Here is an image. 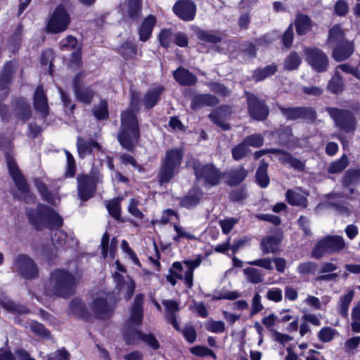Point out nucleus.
<instances>
[{"instance_id": "f257e3e1", "label": "nucleus", "mask_w": 360, "mask_h": 360, "mask_svg": "<svg viewBox=\"0 0 360 360\" xmlns=\"http://www.w3.org/2000/svg\"><path fill=\"white\" fill-rule=\"evenodd\" d=\"M140 96L134 90L130 91V108L121 115L120 129L117 140L122 148L132 152L140 139V129L136 112L139 110Z\"/></svg>"}, {"instance_id": "f03ea898", "label": "nucleus", "mask_w": 360, "mask_h": 360, "mask_svg": "<svg viewBox=\"0 0 360 360\" xmlns=\"http://www.w3.org/2000/svg\"><path fill=\"white\" fill-rule=\"evenodd\" d=\"M76 278L70 271L58 269L51 272L44 293L47 297L68 298L75 293Z\"/></svg>"}, {"instance_id": "7ed1b4c3", "label": "nucleus", "mask_w": 360, "mask_h": 360, "mask_svg": "<svg viewBox=\"0 0 360 360\" xmlns=\"http://www.w3.org/2000/svg\"><path fill=\"white\" fill-rule=\"evenodd\" d=\"M26 214L30 223L36 230L44 228L53 230L54 228L61 227L63 224V219L58 212L41 203H39L36 209H27Z\"/></svg>"}, {"instance_id": "20e7f679", "label": "nucleus", "mask_w": 360, "mask_h": 360, "mask_svg": "<svg viewBox=\"0 0 360 360\" xmlns=\"http://www.w3.org/2000/svg\"><path fill=\"white\" fill-rule=\"evenodd\" d=\"M183 158L184 151L181 148H172L166 151L161 158L157 175L160 186L169 183L179 173Z\"/></svg>"}, {"instance_id": "39448f33", "label": "nucleus", "mask_w": 360, "mask_h": 360, "mask_svg": "<svg viewBox=\"0 0 360 360\" xmlns=\"http://www.w3.org/2000/svg\"><path fill=\"white\" fill-rule=\"evenodd\" d=\"M346 248L344 238L339 235H328L318 241L311 251V257L320 259L326 255L342 252Z\"/></svg>"}, {"instance_id": "423d86ee", "label": "nucleus", "mask_w": 360, "mask_h": 360, "mask_svg": "<svg viewBox=\"0 0 360 360\" xmlns=\"http://www.w3.org/2000/svg\"><path fill=\"white\" fill-rule=\"evenodd\" d=\"M192 168L196 179L202 181L204 186H214L219 184L223 175L220 170L213 164H202L199 160H193Z\"/></svg>"}, {"instance_id": "0eeeda50", "label": "nucleus", "mask_w": 360, "mask_h": 360, "mask_svg": "<svg viewBox=\"0 0 360 360\" xmlns=\"http://www.w3.org/2000/svg\"><path fill=\"white\" fill-rule=\"evenodd\" d=\"M326 111L333 120L335 125L345 133H354L356 128V120L354 113L347 109L326 107Z\"/></svg>"}, {"instance_id": "6e6552de", "label": "nucleus", "mask_w": 360, "mask_h": 360, "mask_svg": "<svg viewBox=\"0 0 360 360\" xmlns=\"http://www.w3.org/2000/svg\"><path fill=\"white\" fill-rule=\"evenodd\" d=\"M6 162L10 175L12 176L18 189L25 195L24 200L27 203L32 202L34 197L30 192L29 186L19 169L16 162L9 152L6 153Z\"/></svg>"}, {"instance_id": "1a4fd4ad", "label": "nucleus", "mask_w": 360, "mask_h": 360, "mask_svg": "<svg viewBox=\"0 0 360 360\" xmlns=\"http://www.w3.org/2000/svg\"><path fill=\"white\" fill-rule=\"evenodd\" d=\"M11 269L25 279L32 280L39 276L37 264L25 254H20L14 258Z\"/></svg>"}, {"instance_id": "9d476101", "label": "nucleus", "mask_w": 360, "mask_h": 360, "mask_svg": "<svg viewBox=\"0 0 360 360\" xmlns=\"http://www.w3.org/2000/svg\"><path fill=\"white\" fill-rule=\"evenodd\" d=\"M305 61L316 72L328 71L330 65L328 56L321 49L316 47L305 48L304 51Z\"/></svg>"}, {"instance_id": "9b49d317", "label": "nucleus", "mask_w": 360, "mask_h": 360, "mask_svg": "<svg viewBox=\"0 0 360 360\" xmlns=\"http://www.w3.org/2000/svg\"><path fill=\"white\" fill-rule=\"evenodd\" d=\"M245 96L250 117L257 121L265 120L269 115V110L264 101L248 91H245Z\"/></svg>"}, {"instance_id": "f8f14e48", "label": "nucleus", "mask_w": 360, "mask_h": 360, "mask_svg": "<svg viewBox=\"0 0 360 360\" xmlns=\"http://www.w3.org/2000/svg\"><path fill=\"white\" fill-rule=\"evenodd\" d=\"M70 22V17L65 8L62 6H58L51 18H49L46 31L49 33H59L65 31Z\"/></svg>"}, {"instance_id": "ddd939ff", "label": "nucleus", "mask_w": 360, "mask_h": 360, "mask_svg": "<svg viewBox=\"0 0 360 360\" xmlns=\"http://www.w3.org/2000/svg\"><path fill=\"white\" fill-rule=\"evenodd\" d=\"M77 193L80 200L86 201L92 198L96 188L98 178L89 176L86 174H79L77 177Z\"/></svg>"}, {"instance_id": "4468645a", "label": "nucleus", "mask_w": 360, "mask_h": 360, "mask_svg": "<svg viewBox=\"0 0 360 360\" xmlns=\"http://www.w3.org/2000/svg\"><path fill=\"white\" fill-rule=\"evenodd\" d=\"M18 69L15 61H8L4 65L0 74V99H4L8 94V86L11 84Z\"/></svg>"}, {"instance_id": "2eb2a0df", "label": "nucleus", "mask_w": 360, "mask_h": 360, "mask_svg": "<svg viewBox=\"0 0 360 360\" xmlns=\"http://www.w3.org/2000/svg\"><path fill=\"white\" fill-rule=\"evenodd\" d=\"M123 336L128 345L135 344L136 340H141L155 350L160 347L159 342L153 334H144L136 329H127Z\"/></svg>"}, {"instance_id": "dca6fc26", "label": "nucleus", "mask_w": 360, "mask_h": 360, "mask_svg": "<svg viewBox=\"0 0 360 360\" xmlns=\"http://www.w3.org/2000/svg\"><path fill=\"white\" fill-rule=\"evenodd\" d=\"M82 76L83 74L79 72L74 77L72 81L73 91L77 101L85 104H89L94 96V91L91 86H82Z\"/></svg>"}, {"instance_id": "f3484780", "label": "nucleus", "mask_w": 360, "mask_h": 360, "mask_svg": "<svg viewBox=\"0 0 360 360\" xmlns=\"http://www.w3.org/2000/svg\"><path fill=\"white\" fill-rule=\"evenodd\" d=\"M94 316L99 319H109L113 312L114 307L110 304L105 297H96L90 304Z\"/></svg>"}, {"instance_id": "a211bd4d", "label": "nucleus", "mask_w": 360, "mask_h": 360, "mask_svg": "<svg viewBox=\"0 0 360 360\" xmlns=\"http://www.w3.org/2000/svg\"><path fill=\"white\" fill-rule=\"evenodd\" d=\"M173 11L181 19L189 21L195 18L196 5L192 0H179L174 5Z\"/></svg>"}, {"instance_id": "6ab92c4d", "label": "nucleus", "mask_w": 360, "mask_h": 360, "mask_svg": "<svg viewBox=\"0 0 360 360\" xmlns=\"http://www.w3.org/2000/svg\"><path fill=\"white\" fill-rule=\"evenodd\" d=\"M231 107L229 105H220L214 109L209 114L210 120L219 127L221 129L226 131L230 129L231 127L224 122V120L231 114Z\"/></svg>"}, {"instance_id": "aec40b11", "label": "nucleus", "mask_w": 360, "mask_h": 360, "mask_svg": "<svg viewBox=\"0 0 360 360\" xmlns=\"http://www.w3.org/2000/svg\"><path fill=\"white\" fill-rule=\"evenodd\" d=\"M34 108L40 113V116L43 119H46L49 112L47 98L41 85H39L35 89L34 96Z\"/></svg>"}, {"instance_id": "412c9836", "label": "nucleus", "mask_w": 360, "mask_h": 360, "mask_svg": "<svg viewBox=\"0 0 360 360\" xmlns=\"http://www.w3.org/2000/svg\"><path fill=\"white\" fill-rule=\"evenodd\" d=\"M143 295L138 294L136 295L131 308L128 329H131L130 325L140 326L141 324L143 316Z\"/></svg>"}, {"instance_id": "4be33fe9", "label": "nucleus", "mask_w": 360, "mask_h": 360, "mask_svg": "<svg viewBox=\"0 0 360 360\" xmlns=\"http://www.w3.org/2000/svg\"><path fill=\"white\" fill-rule=\"evenodd\" d=\"M219 103V99L214 95L196 94L192 97L191 107L193 110H198L205 106H216Z\"/></svg>"}, {"instance_id": "5701e85b", "label": "nucleus", "mask_w": 360, "mask_h": 360, "mask_svg": "<svg viewBox=\"0 0 360 360\" xmlns=\"http://www.w3.org/2000/svg\"><path fill=\"white\" fill-rule=\"evenodd\" d=\"M354 52V44L352 41L342 40L333 49L332 57L337 62L347 59Z\"/></svg>"}, {"instance_id": "b1692460", "label": "nucleus", "mask_w": 360, "mask_h": 360, "mask_svg": "<svg viewBox=\"0 0 360 360\" xmlns=\"http://www.w3.org/2000/svg\"><path fill=\"white\" fill-rule=\"evenodd\" d=\"M282 238L278 236H267L260 242V248L263 255L276 254L280 252L279 245Z\"/></svg>"}, {"instance_id": "393cba45", "label": "nucleus", "mask_w": 360, "mask_h": 360, "mask_svg": "<svg viewBox=\"0 0 360 360\" xmlns=\"http://www.w3.org/2000/svg\"><path fill=\"white\" fill-rule=\"evenodd\" d=\"M15 116L22 121H26L32 115L30 105L24 98H18L13 105Z\"/></svg>"}, {"instance_id": "a878e982", "label": "nucleus", "mask_w": 360, "mask_h": 360, "mask_svg": "<svg viewBox=\"0 0 360 360\" xmlns=\"http://www.w3.org/2000/svg\"><path fill=\"white\" fill-rule=\"evenodd\" d=\"M69 311L72 314L82 319L87 320L91 317V314L85 304L80 298L75 297L69 304Z\"/></svg>"}, {"instance_id": "bb28decb", "label": "nucleus", "mask_w": 360, "mask_h": 360, "mask_svg": "<svg viewBox=\"0 0 360 360\" xmlns=\"http://www.w3.org/2000/svg\"><path fill=\"white\" fill-rule=\"evenodd\" d=\"M175 80L183 86H191L196 83L197 77L189 70L179 67L173 72Z\"/></svg>"}, {"instance_id": "cd10ccee", "label": "nucleus", "mask_w": 360, "mask_h": 360, "mask_svg": "<svg viewBox=\"0 0 360 360\" xmlns=\"http://www.w3.org/2000/svg\"><path fill=\"white\" fill-rule=\"evenodd\" d=\"M164 87L158 86L148 90L142 98V103L146 110L152 109L159 101Z\"/></svg>"}, {"instance_id": "c85d7f7f", "label": "nucleus", "mask_w": 360, "mask_h": 360, "mask_svg": "<svg viewBox=\"0 0 360 360\" xmlns=\"http://www.w3.org/2000/svg\"><path fill=\"white\" fill-rule=\"evenodd\" d=\"M155 23L156 18L152 15L147 16L143 20L139 30L141 41H146L150 38Z\"/></svg>"}, {"instance_id": "c756f323", "label": "nucleus", "mask_w": 360, "mask_h": 360, "mask_svg": "<svg viewBox=\"0 0 360 360\" xmlns=\"http://www.w3.org/2000/svg\"><path fill=\"white\" fill-rule=\"evenodd\" d=\"M141 0H129L127 10L124 17L131 22H138L141 18Z\"/></svg>"}, {"instance_id": "7c9ffc66", "label": "nucleus", "mask_w": 360, "mask_h": 360, "mask_svg": "<svg viewBox=\"0 0 360 360\" xmlns=\"http://www.w3.org/2000/svg\"><path fill=\"white\" fill-rule=\"evenodd\" d=\"M94 148H100L98 142L95 141H86L81 136L77 137V148L80 158L83 159L87 155H90Z\"/></svg>"}, {"instance_id": "2f4dec72", "label": "nucleus", "mask_w": 360, "mask_h": 360, "mask_svg": "<svg viewBox=\"0 0 360 360\" xmlns=\"http://www.w3.org/2000/svg\"><path fill=\"white\" fill-rule=\"evenodd\" d=\"M34 184L44 200L53 205H56L60 201L58 196L50 192L45 184H44L41 180L36 179L34 180Z\"/></svg>"}, {"instance_id": "473e14b6", "label": "nucleus", "mask_w": 360, "mask_h": 360, "mask_svg": "<svg viewBox=\"0 0 360 360\" xmlns=\"http://www.w3.org/2000/svg\"><path fill=\"white\" fill-rule=\"evenodd\" d=\"M295 26L298 35H304L311 30L312 21L304 14H298L295 20Z\"/></svg>"}, {"instance_id": "72a5a7b5", "label": "nucleus", "mask_w": 360, "mask_h": 360, "mask_svg": "<svg viewBox=\"0 0 360 360\" xmlns=\"http://www.w3.org/2000/svg\"><path fill=\"white\" fill-rule=\"evenodd\" d=\"M202 191L198 188L190 191L181 200V205L188 209L193 208L199 204L202 196Z\"/></svg>"}, {"instance_id": "f704fd0d", "label": "nucleus", "mask_w": 360, "mask_h": 360, "mask_svg": "<svg viewBox=\"0 0 360 360\" xmlns=\"http://www.w3.org/2000/svg\"><path fill=\"white\" fill-rule=\"evenodd\" d=\"M360 182V169H349L342 177L343 187H354Z\"/></svg>"}, {"instance_id": "c9c22d12", "label": "nucleus", "mask_w": 360, "mask_h": 360, "mask_svg": "<svg viewBox=\"0 0 360 360\" xmlns=\"http://www.w3.org/2000/svg\"><path fill=\"white\" fill-rule=\"evenodd\" d=\"M247 171L242 167L230 170L227 173L226 183L231 186H235L241 183L247 176Z\"/></svg>"}, {"instance_id": "e433bc0d", "label": "nucleus", "mask_w": 360, "mask_h": 360, "mask_svg": "<svg viewBox=\"0 0 360 360\" xmlns=\"http://www.w3.org/2000/svg\"><path fill=\"white\" fill-rule=\"evenodd\" d=\"M0 304L6 310L13 314L22 315L30 312V310L25 305L11 300H1Z\"/></svg>"}, {"instance_id": "4c0bfd02", "label": "nucleus", "mask_w": 360, "mask_h": 360, "mask_svg": "<svg viewBox=\"0 0 360 360\" xmlns=\"http://www.w3.org/2000/svg\"><path fill=\"white\" fill-rule=\"evenodd\" d=\"M201 263V259L198 257L193 260H186L184 264L187 266V270L185 271L184 281L188 288L193 286V269L198 267Z\"/></svg>"}, {"instance_id": "58836bf2", "label": "nucleus", "mask_w": 360, "mask_h": 360, "mask_svg": "<svg viewBox=\"0 0 360 360\" xmlns=\"http://www.w3.org/2000/svg\"><path fill=\"white\" fill-rule=\"evenodd\" d=\"M268 163L262 160L260 165L256 172V181L257 183L262 187L266 188L269 184V178L267 174Z\"/></svg>"}, {"instance_id": "ea45409f", "label": "nucleus", "mask_w": 360, "mask_h": 360, "mask_svg": "<svg viewBox=\"0 0 360 360\" xmlns=\"http://www.w3.org/2000/svg\"><path fill=\"white\" fill-rule=\"evenodd\" d=\"M277 71V66L271 64L264 68H259L254 70L252 77L256 82H259L274 75Z\"/></svg>"}, {"instance_id": "a19ab883", "label": "nucleus", "mask_w": 360, "mask_h": 360, "mask_svg": "<svg viewBox=\"0 0 360 360\" xmlns=\"http://www.w3.org/2000/svg\"><path fill=\"white\" fill-rule=\"evenodd\" d=\"M198 39L211 44H217L221 41V37L213 30H204L198 29L196 31Z\"/></svg>"}, {"instance_id": "79ce46f5", "label": "nucleus", "mask_w": 360, "mask_h": 360, "mask_svg": "<svg viewBox=\"0 0 360 360\" xmlns=\"http://www.w3.org/2000/svg\"><path fill=\"white\" fill-rule=\"evenodd\" d=\"M317 118V112L314 108L311 106H300L299 120L307 124L314 123Z\"/></svg>"}, {"instance_id": "37998d69", "label": "nucleus", "mask_w": 360, "mask_h": 360, "mask_svg": "<svg viewBox=\"0 0 360 360\" xmlns=\"http://www.w3.org/2000/svg\"><path fill=\"white\" fill-rule=\"evenodd\" d=\"M285 196L289 204L307 207V200L302 194L289 189L286 191Z\"/></svg>"}, {"instance_id": "c03bdc74", "label": "nucleus", "mask_w": 360, "mask_h": 360, "mask_svg": "<svg viewBox=\"0 0 360 360\" xmlns=\"http://www.w3.org/2000/svg\"><path fill=\"white\" fill-rule=\"evenodd\" d=\"M243 272L248 281L251 283L257 284L264 281V274L258 269L248 267L243 270Z\"/></svg>"}, {"instance_id": "a18cd8bd", "label": "nucleus", "mask_w": 360, "mask_h": 360, "mask_svg": "<svg viewBox=\"0 0 360 360\" xmlns=\"http://www.w3.org/2000/svg\"><path fill=\"white\" fill-rule=\"evenodd\" d=\"M349 161L346 155H343L340 159L332 162L327 168L329 174H337L342 172L348 165Z\"/></svg>"}, {"instance_id": "49530a36", "label": "nucleus", "mask_w": 360, "mask_h": 360, "mask_svg": "<svg viewBox=\"0 0 360 360\" xmlns=\"http://www.w3.org/2000/svg\"><path fill=\"white\" fill-rule=\"evenodd\" d=\"M276 133L278 136L279 144L288 146L292 137V128L290 126H282L276 130Z\"/></svg>"}, {"instance_id": "de8ad7c7", "label": "nucleus", "mask_w": 360, "mask_h": 360, "mask_svg": "<svg viewBox=\"0 0 360 360\" xmlns=\"http://www.w3.org/2000/svg\"><path fill=\"white\" fill-rule=\"evenodd\" d=\"M328 89L335 94H340L344 89V83L340 73L336 71L328 84Z\"/></svg>"}, {"instance_id": "09e8293b", "label": "nucleus", "mask_w": 360, "mask_h": 360, "mask_svg": "<svg viewBox=\"0 0 360 360\" xmlns=\"http://www.w3.org/2000/svg\"><path fill=\"white\" fill-rule=\"evenodd\" d=\"M301 58L295 51H292L283 61L284 68L288 70H297L301 63Z\"/></svg>"}, {"instance_id": "8fccbe9b", "label": "nucleus", "mask_w": 360, "mask_h": 360, "mask_svg": "<svg viewBox=\"0 0 360 360\" xmlns=\"http://www.w3.org/2000/svg\"><path fill=\"white\" fill-rule=\"evenodd\" d=\"M354 292L350 290L347 294L342 295L340 298L339 302V313L344 317L348 316V308L349 305L353 300Z\"/></svg>"}, {"instance_id": "3c124183", "label": "nucleus", "mask_w": 360, "mask_h": 360, "mask_svg": "<svg viewBox=\"0 0 360 360\" xmlns=\"http://www.w3.org/2000/svg\"><path fill=\"white\" fill-rule=\"evenodd\" d=\"M279 110L287 120L295 121L299 120L300 106L285 108L277 105Z\"/></svg>"}, {"instance_id": "603ef678", "label": "nucleus", "mask_w": 360, "mask_h": 360, "mask_svg": "<svg viewBox=\"0 0 360 360\" xmlns=\"http://www.w3.org/2000/svg\"><path fill=\"white\" fill-rule=\"evenodd\" d=\"M207 86L211 91L222 97L229 96L231 94L229 88L219 82H210L207 83Z\"/></svg>"}, {"instance_id": "864d4df0", "label": "nucleus", "mask_w": 360, "mask_h": 360, "mask_svg": "<svg viewBox=\"0 0 360 360\" xmlns=\"http://www.w3.org/2000/svg\"><path fill=\"white\" fill-rule=\"evenodd\" d=\"M56 229L53 230V233L51 235V240L53 245L56 248L63 247L68 239V234L59 229L58 228H55Z\"/></svg>"}, {"instance_id": "5fc2aeb1", "label": "nucleus", "mask_w": 360, "mask_h": 360, "mask_svg": "<svg viewBox=\"0 0 360 360\" xmlns=\"http://www.w3.org/2000/svg\"><path fill=\"white\" fill-rule=\"evenodd\" d=\"M95 117L99 120H103L108 117V103L105 101L101 100L97 106L92 109Z\"/></svg>"}, {"instance_id": "6e6d98bb", "label": "nucleus", "mask_w": 360, "mask_h": 360, "mask_svg": "<svg viewBox=\"0 0 360 360\" xmlns=\"http://www.w3.org/2000/svg\"><path fill=\"white\" fill-rule=\"evenodd\" d=\"M342 40H346L344 39V32L340 25H335L329 30L328 41V43H339Z\"/></svg>"}, {"instance_id": "4d7b16f0", "label": "nucleus", "mask_w": 360, "mask_h": 360, "mask_svg": "<svg viewBox=\"0 0 360 360\" xmlns=\"http://www.w3.org/2000/svg\"><path fill=\"white\" fill-rule=\"evenodd\" d=\"M67 158V167L64 174L65 178L73 177L76 173V163L72 155L67 150H65Z\"/></svg>"}, {"instance_id": "13d9d810", "label": "nucleus", "mask_w": 360, "mask_h": 360, "mask_svg": "<svg viewBox=\"0 0 360 360\" xmlns=\"http://www.w3.org/2000/svg\"><path fill=\"white\" fill-rule=\"evenodd\" d=\"M119 52L125 59H129L136 55L137 49L132 43L127 41L120 47Z\"/></svg>"}, {"instance_id": "bf43d9fd", "label": "nucleus", "mask_w": 360, "mask_h": 360, "mask_svg": "<svg viewBox=\"0 0 360 360\" xmlns=\"http://www.w3.org/2000/svg\"><path fill=\"white\" fill-rule=\"evenodd\" d=\"M243 141L247 146L259 148L263 145L264 137L260 134H253L245 138Z\"/></svg>"}, {"instance_id": "052dcab7", "label": "nucleus", "mask_w": 360, "mask_h": 360, "mask_svg": "<svg viewBox=\"0 0 360 360\" xmlns=\"http://www.w3.org/2000/svg\"><path fill=\"white\" fill-rule=\"evenodd\" d=\"M108 212L115 219L119 220L120 218V202L119 199H113L109 201L106 205Z\"/></svg>"}, {"instance_id": "680f3d73", "label": "nucleus", "mask_w": 360, "mask_h": 360, "mask_svg": "<svg viewBox=\"0 0 360 360\" xmlns=\"http://www.w3.org/2000/svg\"><path fill=\"white\" fill-rule=\"evenodd\" d=\"M250 151V150L247 147L244 142L242 141L241 143L232 148L233 158L236 160H239L245 157Z\"/></svg>"}, {"instance_id": "e2e57ef3", "label": "nucleus", "mask_w": 360, "mask_h": 360, "mask_svg": "<svg viewBox=\"0 0 360 360\" xmlns=\"http://www.w3.org/2000/svg\"><path fill=\"white\" fill-rule=\"evenodd\" d=\"M30 329L34 334H36L37 335L44 337L46 338H49L51 337V333L49 331V330L45 328L44 325H42L41 323H40L37 321H32L31 322Z\"/></svg>"}, {"instance_id": "0e129e2a", "label": "nucleus", "mask_w": 360, "mask_h": 360, "mask_svg": "<svg viewBox=\"0 0 360 360\" xmlns=\"http://www.w3.org/2000/svg\"><path fill=\"white\" fill-rule=\"evenodd\" d=\"M22 40V27L19 25L14 33L9 39V44L11 46L13 51L18 50L20 46Z\"/></svg>"}, {"instance_id": "69168bd1", "label": "nucleus", "mask_w": 360, "mask_h": 360, "mask_svg": "<svg viewBox=\"0 0 360 360\" xmlns=\"http://www.w3.org/2000/svg\"><path fill=\"white\" fill-rule=\"evenodd\" d=\"M191 352L198 356L203 357L210 356L214 359L217 358L214 352L207 347L195 346L190 349Z\"/></svg>"}, {"instance_id": "338daca9", "label": "nucleus", "mask_w": 360, "mask_h": 360, "mask_svg": "<svg viewBox=\"0 0 360 360\" xmlns=\"http://www.w3.org/2000/svg\"><path fill=\"white\" fill-rule=\"evenodd\" d=\"M174 33L169 29L162 30L159 34V41L160 44L165 48L170 46L171 43L174 41Z\"/></svg>"}, {"instance_id": "774afa93", "label": "nucleus", "mask_w": 360, "mask_h": 360, "mask_svg": "<svg viewBox=\"0 0 360 360\" xmlns=\"http://www.w3.org/2000/svg\"><path fill=\"white\" fill-rule=\"evenodd\" d=\"M318 268V265L312 262H307L300 264L297 266V271L300 274H315Z\"/></svg>"}]
</instances>
